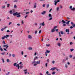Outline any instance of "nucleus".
Returning a JSON list of instances; mask_svg holds the SVG:
<instances>
[{"mask_svg": "<svg viewBox=\"0 0 75 75\" xmlns=\"http://www.w3.org/2000/svg\"><path fill=\"white\" fill-rule=\"evenodd\" d=\"M72 44H73V43H72V42H70V45H72Z\"/></svg>", "mask_w": 75, "mask_h": 75, "instance_id": "338daca9", "label": "nucleus"}, {"mask_svg": "<svg viewBox=\"0 0 75 75\" xmlns=\"http://www.w3.org/2000/svg\"><path fill=\"white\" fill-rule=\"evenodd\" d=\"M21 14V13H18L17 12H16V13H13V15L14 16H18V15H19V14Z\"/></svg>", "mask_w": 75, "mask_h": 75, "instance_id": "7ed1b4c3", "label": "nucleus"}, {"mask_svg": "<svg viewBox=\"0 0 75 75\" xmlns=\"http://www.w3.org/2000/svg\"><path fill=\"white\" fill-rule=\"evenodd\" d=\"M47 65H48V64L47 63H46L45 64L46 67H47Z\"/></svg>", "mask_w": 75, "mask_h": 75, "instance_id": "5fc2aeb1", "label": "nucleus"}, {"mask_svg": "<svg viewBox=\"0 0 75 75\" xmlns=\"http://www.w3.org/2000/svg\"><path fill=\"white\" fill-rule=\"evenodd\" d=\"M21 17V15L19 14L18 15H17V17Z\"/></svg>", "mask_w": 75, "mask_h": 75, "instance_id": "dca6fc26", "label": "nucleus"}, {"mask_svg": "<svg viewBox=\"0 0 75 75\" xmlns=\"http://www.w3.org/2000/svg\"><path fill=\"white\" fill-rule=\"evenodd\" d=\"M75 8H72L71 9V10H72V11H75Z\"/></svg>", "mask_w": 75, "mask_h": 75, "instance_id": "412c9836", "label": "nucleus"}, {"mask_svg": "<svg viewBox=\"0 0 75 75\" xmlns=\"http://www.w3.org/2000/svg\"><path fill=\"white\" fill-rule=\"evenodd\" d=\"M70 9H72V6H70L69 7Z\"/></svg>", "mask_w": 75, "mask_h": 75, "instance_id": "cd10ccee", "label": "nucleus"}, {"mask_svg": "<svg viewBox=\"0 0 75 75\" xmlns=\"http://www.w3.org/2000/svg\"><path fill=\"white\" fill-rule=\"evenodd\" d=\"M50 5H49V4H48L47 5V8H48V7H49V6Z\"/></svg>", "mask_w": 75, "mask_h": 75, "instance_id": "a19ab883", "label": "nucleus"}, {"mask_svg": "<svg viewBox=\"0 0 75 75\" xmlns=\"http://www.w3.org/2000/svg\"><path fill=\"white\" fill-rule=\"evenodd\" d=\"M46 45L47 47H49L50 45L46 44Z\"/></svg>", "mask_w": 75, "mask_h": 75, "instance_id": "e433bc0d", "label": "nucleus"}, {"mask_svg": "<svg viewBox=\"0 0 75 75\" xmlns=\"http://www.w3.org/2000/svg\"><path fill=\"white\" fill-rule=\"evenodd\" d=\"M42 7H45V4H43L42 5Z\"/></svg>", "mask_w": 75, "mask_h": 75, "instance_id": "2f4dec72", "label": "nucleus"}, {"mask_svg": "<svg viewBox=\"0 0 75 75\" xmlns=\"http://www.w3.org/2000/svg\"><path fill=\"white\" fill-rule=\"evenodd\" d=\"M11 24H12V22H9V23L8 25H11Z\"/></svg>", "mask_w": 75, "mask_h": 75, "instance_id": "de8ad7c7", "label": "nucleus"}, {"mask_svg": "<svg viewBox=\"0 0 75 75\" xmlns=\"http://www.w3.org/2000/svg\"><path fill=\"white\" fill-rule=\"evenodd\" d=\"M65 67L66 68H68V65H67V64L65 65Z\"/></svg>", "mask_w": 75, "mask_h": 75, "instance_id": "473e14b6", "label": "nucleus"}, {"mask_svg": "<svg viewBox=\"0 0 75 75\" xmlns=\"http://www.w3.org/2000/svg\"><path fill=\"white\" fill-rule=\"evenodd\" d=\"M70 28H71V29H72V28H73L74 27L73 26H71L70 27Z\"/></svg>", "mask_w": 75, "mask_h": 75, "instance_id": "864d4df0", "label": "nucleus"}, {"mask_svg": "<svg viewBox=\"0 0 75 75\" xmlns=\"http://www.w3.org/2000/svg\"><path fill=\"white\" fill-rule=\"evenodd\" d=\"M40 61H41L40 60L38 61L37 62H36L35 63H36L37 64H40Z\"/></svg>", "mask_w": 75, "mask_h": 75, "instance_id": "0eeeda50", "label": "nucleus"}, {"mask_svg": "<svg viewBox=\"0 0 75 75\" xmlns=\"http://www.w3.org/2000/svg\"><path fill=\"white\" fill-rule=\"evenodd\" d=\"M54 31H55V30H54V29H53L51 30V32H52V33H53V32H54Z\"/></svg>", "mask_w": 75, "mask_h": 75, "instance_id": "a211bd4d", "label": "nucleus"}, {"mask_svg": "<svg viewBox=\"0 0 75 75\" xmlns=\"http://www.w3.org/2000/svg\"><path fill=\"white\" fill-rule=\"evenodd\" d=\"M29 13H30V12H26L25 13V14H29Z\"/></svg>", "mask_w": 75, "mask_h": 75, "instance_id": "603ef678", "label": "nucleus"}, {"mask_svg": "<svg viewBox=\"0 0 75 75\" xmlns=\"http://www.w3.org/2000/svg\"><path fill=\"white\" fill-rule=\"evenodd\" d=\"M14 8H17V6L16 5H14Z\"/></svg>", "mask_w": 75, "mask_h": 75, "instance_id": "ea45409f", "label": "nucleus"}, {"mask_svg": "<svg viewBox=\"0 0 75 75\" xmlns=\"http://www.w3.org/2000/svg\"><path fill=\"white\" fill-rule=\"evenodd\" d=\"M12 56L13 57H15V54H12Z\"/></svg>", "mask_w": 75, "mask_h": 75, "instance_id": "3c124183", "label": "nucleus"}, {"mask_svg": "<svg viewBox=\"0 0 75 75\" xmlns=\"http://www.w3.org/2000/svg\"><path fill=\"white\" fill-rule=\"evenodd\" d=\"M59 36L60 37H61V34L60 33V32H59Z\"/></svg>", "mask_w": 75, "mask_h": 75, "instance_id": "72a5a7b5", "label": "nucleus"}, {"mask_svg": "<svg viewBox=\"0 0 75 75\" xmlns=\"http://www.w3.org/2000/svg\"><path fill=\"white\" fill-rule=\"evenodd\" d=\"M71 25H72V26L74 28H75V24H74V23H73V22H71Z\"/></svg>", "mask_w": 75, "mask_h": 75, "instance_id": "423d86ee", "label": "nucleus"}, {"mask_svg": "<svg viewBox=\"0 0 75 75\" xmlns=\"http://www.w3.org/2000/svg\"><path fill=\"white\" fill-rule=\"evenodd\" d=\"M57 28V26H55L54 28V29H55Z\"/></svg>", "mask_w": 75, "mask_h": 75, "instance_id": "13d9d810", "label": "nucleus"}, {"mask_svg": "<svg viewBox=\"0 0 75 75\" xmlns=\"http://www.w3.org/2000/svg\"><path fill=\"white\" fill-rule=\"evenodd\" d=\"M16 67H18V69H20H20H22L23 68V64H21V65L20 66L19 65V64H18L16 66Z\"/></svg>", "mask_w": 75, "mask_h": 75, "instance_id": "f257e3e1", "label": "nucleus"}, {"mask_svg": "<svg viewBox=\"0 0 75 75\" xmlns=\"http://www.w3.org/2000/svg\"><path fill=\"white\" fill-rule=\"evenodd\" d=\"M21 23H22V24H24V22H23V21L22 20L21 21Z\"/></svg>", "mask_w": 75, "mask_h": 75, "instance_id": "4d7b16f0", "label": "nucleus"}, {"mask_svg": "<svg viewBox=\"0 0 75 75\" xmlns=\"http://www.w3.org/2000/svg\"><path fill=\"white\" fill-rule=\"evenodd\" d=\"M5 53H6V52H4L2 53L1 54H2L3 55H4L5 54Z\"/></svg>", "mask_w": 75, "mask_h": 75, "instance_id": "c85d7f7f", "label": "nucleus"}, {"mask_svg": "<svg viewBox=\"0 0 75 75\" xmlns=\"http://www.w3.org/2000/svg\"><path fill=\"white\" fill-rule=\"evenodd\" d=\"M58 46L60 47V46H61V44L60 43H58Z\"/></svg>", "mask_w": 75, "mask_h": 75, "instance_id": "c756f323", "label": "nucleus"}, {"mask_svg": "<svg viewBox=\"0 0 75 75\" xmlns=\"http://www.w3.org/2000/svg\"><path fill=\"white\" fill-rule=\"evenodd\" d=\"M4 30V28H2L1 29V31H3V30Z\"/></svg>", "mask_w": 75, "mask_h": 75, "instance_id": "0e129e2a", "label": "nucleus"}, {"mask_svg": "<svg viewBox=\"0 0 75 75\" xmlns=\"http://www.w3.org/2000/svg\"><path fill=\"white\" fill-rule=\"evenodd\" d=\"M6 61L7 62H10V60H9V59H7L6 60Z\"/></svg>", "mask_w": 75, "mask_h": 75, "instance_id": "f3484780", "label": "nucleus"}, {"mask_svg": "<svg viewBox=\"0 0 75 75\" xmlns=\"http://www.w3.org/2000/svg\"><path fill=\"white\" fill-rule=\"evenodd\" d=\"M34 6L35 8H36L37 7V5H34Z\"/></svg>", "mask_w": 75, "mask_h": 75, "instance_id": "f704fd0d", "label": "nucleus"}, {"mask_svg": "<svg viewBox=\"0 0 75 75\" xmlns=\"http://www.w3.org/2000/svg\"><path fill=\"white\" fill-rule=\"evenodd\" d=\"M63 25L64 27H65V26H66V24H64Z\"/></svg>", "mask_w": 75, "mask_h": 75, "instance_id": "774afa93", "label": "nucleus"}, {"mask_svg": "<svg viewBox=\"0 0 75 75\" xmlns=\"http://www.w3.org/2000/svg\"><path fill=\"white\" fill-rule=\"evenodd\" d=\"M14 2H17V0H14Z\"/></svg>", "mask_w": 75, "mask_h": 75, "instance_id": "09e8293b", "label": "nucleus"}, {"mask_svg": "<svg viewBox=\"0 0 75 75\" xmlns=\"http://www.w3.org/2000/svg\"><path fill=\"white\" fill-rule=\"evenodd\" d=\"M10 6V4H7V7H8Z\"/></svg>", "mask_w": 75, "mask_h": 75, "instance_id": "58836bf2", "label": "nucleus"}, {"mask_svg": "<svg viewBox=\"0 0 75 75\" xmlns=\"http://www.w3.org/2000/svg\"><path fill=\"white\" fill-rule=\"evenodd\" d=\"M62 62L63 63H64L65 62V60L64 59L62 61Z\"/></svg>", "mask_w": 75, "mask_h": 75, "instance_id": "c03bdc74", "label": "nucleus"}, {"mask_svg": "<svg viewBox=\"0 0 75 75\" xmlns=\"http://www.w3.org/2000/svg\"><path fill=\"white\" fill-rule=\"evenodd\" d=\"M66 32H68V31L69 32V29H66Z\"/></svg>", "mask_w": 75, "mask_h": 75, "instance_id": "6ab92c4d", "label": "nucleus"}, {"mask_svg": "<svg viewBox=\"0 0 75 75\" xmlns=\"http://www.w3.org/2000/svg\"><path fill=\"white\" fill-rule=\"evenodd\" d=\"M9 37V35H6V36H4L2 37V40H4V39H5V38H7V37Z\"/></svg>", "mask_w": 75, "mask_h": 75, "instance_id": "f03ea898", "label": "nucleus"}, {"mask_svg": "<svg viewBox=\"0 0 75 75\" xmlns=\"http://www.w3.org/2000/svg\"><path fill=\"white\" fill-rule=\"evenodd\" d=\"M1 60L3 61V63L4 62V59L3 58Z\"/></svg>", "mask_w": 75, "mask_h": 75, "instance_id": "bb28decb", "label": "nucleus"}, {"mask_svg": "<svg viewBox=\"0 0 75 75\" xmlns=\"http://www.w3.org/2000/svg\"><path fill=\"white\" fill-rule=\"evenodd\" d=\"M61 33L62 35H63V34H64V32L63 31H62L61 32Z\"/></svg>", "mask_w": 75, "mask_h": 75, "instance_id": "4c0bfd02", "label": "nucleus"}, {"mask_svg": "<svg viewBox=\"0 0 75 75\" xmlns=\"http://www.w3.org/2000/svg\"><path fill=\"white\" fill-rule=\"evenodd\" d=\"M52 64H54L55 63V61L54 60L52 62Z\"/></svg>", "mask_w": 75, "mask_h": 75, "instance_id": "a18cd8bd", "label": "nucleus"}, {"mask_svg": "<svg viewBox=\"0 0 75 75\" xmlns=\"http://www.w3.org/2000/svg\"><path fill=\"white\" fill-rule=\"evenodd\" d=\"M50 51L48 50H47L45 52V54L46 56H47L48 55V54L47 53H50Z\"/></svg>", "mask_w": 75, "mask_h": 75, "instance_id": "20e7f679", "label": "nucleus"}, {"mask_svg": "<svg viewBox=\"0 0 75 75\" xmlns=\"http://www.w3.org/2000/svg\"><path fill=\"white\" fill-rule=\"evenodd\" d=\"M52 20V17L50 18H49V21H50L51 20Z\"/></svg>", "mask_w": 75, "mask_h": 75, "instance_id": "b1692460", "label": "nucleus"}, {"mask_svg": "<svg viewBox=\"0 0 75 75\" xmlns=\"http://www.w3.org/2000/svg\"><path fill=\"white\" fill-rule=\"evenodd\" d=\"M7 45H3V47H7Z\"/></svg>", "mask_w": 75, "mask_h": 75, "instance_id": "4be33fe9", "label": "nucleus"}, {"mask_svg": "<svg viewBox=\"0 0 75 75\" xmlns=\"http://www.w3.org/2000/svg\"><path fill=\"white\" fill-rule=\"evenodd\" d=\"M37 31H35V34H37Z\"/></svg>", "mask_w": 75, "mask_h": 75, "instance_id": "e2e57ef3", "label": "nucleus"}, {"mask_svg": "<svg viewBox=\"0 0 75 75\" xmlns=\"http://www.w3.org/2000/svg\"><path fill=\"white\" fill-rule=\"evenodd\" d=\"M32 49H33L31 47H29L28 48V49L29 50H32Z\"/></svg>", "mask_w": 75, "mask_h": 75, "instance_id": "393cba45", "label": "nucleus"}, {"mask_svg": "<svg viewBox=\"0 0 75 75\" xmlns=\"http://www.w3.org/2000/svg\"><path fill=\"white\" fill-rule=\"evenodd\" d=\"M0 50L1 51H3V49L1 48V46H0Z\"/></svg>", "mask_w": 75, "mask_h": 75, "instance_id": "2eb2a0df", "label": "nucleus"}, {"mask_svg": "<svg viewBox=\"0 0 75 75\" xmlns=\"http://www.w3.org/2000/svg\"><path fill=\"white\" fill-rule=\"evenodd\" d=\"M12 10V11L13 13H15V11L14 10Z\"/></svg>", "mask_w": 75, "mask_h": 75, "instance_id": "79ce46f5", "label": "nucleus"}, {"mask_svg": "<svg viewBox=\"0 0 75 75\" xmlns=\"http://www.w3.org/2000/svg\"><path fill=\"white\" fill-rule=\"evenodd\" d=\"M46 74H49V72H48V71H47L46 72Z\"/></svg>", "mask_w": 75, "mask_h": 75, "instance_id": "49530a36", "label": "nucleus"}, {"mask_svg": "<svg viewBox=\"0 0 75 75\" xmlns=\"http://www.w3.org/2000/svg\"><path fill=\"white\" fill-rule=\"evenodd\" d=\"M17 63H15L14 64H13V65L14 67H15V66H17Z\"/></svg>", "mask_w": 75, "mask_h": 75, "instance_id": "aec40b11", "label": "nucleus"}, {"mask_svg": "<svg viewBox=\"0 0 75 75\" xmlns=\"http://www.w3.org/2000/svg\"><path fill=\"white\" fill-rule=\"evenodd\" d=\"M23 54H24V52L23 51H22V52H21L22 55H23Z\"/></svg>", "mask_w": 75, "mask_h": 75, "instance_id": "69168bd1", "label": "nucleus"}, {"mask_svg": "<svg viewBox=\"0 0 75 75\" xmlns=\"http://www.w3.org/2000/svg\"><path fill=\"white\" fill-rule=\"evenodd\" d=\"M57 11H58V10H59V7L57 8Z\"/></svg>", "mask_w": 75, "mask_h": 75, "instance_id": "8fccbe9b", "label": "nucleus"}, {"mask_svg": "<svg viewBox=\"0 0 75 75\" xmlns=\"http://www.w3.org/2000/svg\"><path fill=\"white\" fill-rule=\"evenodd\" d=\"M62 24H64L65 23H66V22H65V21H64V20H62Z\"/></svg>", "mask_w": 75, "mask_h": 75, "instance_id": "ddd939ff", "label": "nucleus"}, {"mask_svg": "<svg viewBox=\"0 0 75 75\" xmlns=\"http://www.w3.org/2000/svg\"><path fill=\"white\" fill-rule=\"evenodd\" d=\"M49 17H51V14H49Z\"/></svg>", "mask_w": 75, "mask_h": 75, "instance_id": "c9c22d12", "label": "nucleus"}, {"mask_svg": "<svg viewBox=\"0 0 75 75\" xmlns=\"http://www.w3.org/2000/svg\"><path fill=\"white\" fill-rule=\"evenodd\" d=\"M54 5H55V6H57V4L58 3L57 2V0L54 1Z\"/></svg>", "mask_w": 75, "mask_h": 75, "instance_id": "1a4fd4ad", "label": "nucleus"}, {"mask_svg": "<svg viewBox=\"0 0 75 75\" xmlns=\"http://www.w3.org/2000/svg\"><path fill=\"white\" fill-rule=\"evenodd\" d=\"M9 13L11 14H13V11H12V10H11L10 12H9Z\"/></svg>", "mask_w": 75, "mask_h": 75, "instance_id": "4468645a", "label": "nucleus"}, {"mask_svg": "<svg viewBox=\"0 0 75 75\" xmlns=\"http://www.w3.org/2000/svg\"><path fill=\"white\" fill-rule=\"evenodd\" d=\"M37 58H38L37 57H35V59H34V61H35L36 59H37Z\"/></svg>", "mask_w": 75, "mask_h": 75, "instance_id": "5701e85b", "label": "nucleus"}, {"mask_svg": "<svg viewBox=\"0 0 75 75\" xmlns=\"http://www.w3.org/2000/svg\"><path fill=\"white\" fill-rule=\"evenodd\" d=\"M39 25H42V26H44L45 25V23L44 22H43L42 23H41L39 24Z\"/></svg>", "mask_w": 75, "mask_h": 75, "instance_id": "39448f33", "label": "nucleus"}, {"mask_svg": "<svg viewBox=\"0 0 75 75\" xmlns=\"http://www.w3.org/2000/svg\"><path fill=\"white\" fill-rule=\"evenodd\" d=\"M39 34H40V33H41V30H40L39 31Z\"/></svg>", "mask_w": 75, "mask_h": 75, "instance_id": "680f3d73", "label": "nucleus"}, {"mask_svg": "<svg viewBox=\"0 0 75 75\" xmlns=\"http://www.w3.org/2000/svg\"><path fill=\"white\" fill-rule=\"evenodd\" d=\"M2 8H5V6H2Z\"/></svg>", "mask_w": 75, "mask_h": 75, "instance_id": "7c9ffc66", "label": "nucleus"}, {"mask_svg": "<svg viewBox=\"0 0 75 75\" xmlns=\"http://www.w3.org/2000/svg\"><path fill=\"white\" fill-rule=\"evenodd\" d=\"M56 68V67L52 68L50 69V70H51V71H54V70H55V69Z\"/></svg>", "mask_w": 75, "mask_h": 75, "instance_id": "6e6552de", "label": "nucleus"}, {"mask_svg": "<svg viewBox=\"0 0 75 75\" xmlns=\"http://www.w3.org/2000/svg\"><path fill=\"white\" fill-rule=\"evenodd\" d=\"M55 74V71H53L52 72V75H54Z\"/></svg>", "mask_w": 75, "mask_h": 75, "instance_id": "a878e982", "label": "nucleus"}, {"mask_svg": "<svg viewBox=\"0 0 75 75\" xmlns=\"http://www.w3.org/2000/svg\"><path fill=\"white\" fill-rule=\"evenodd\" d=\"M37 64H34V66H37Z\"/></svg>", "mask_w": 75, "mask_h": 75, "instance_id": "37998d69", "label": "nucleus"}, {"mask_svg": "<svg viewBox=\"0 0 75 75\" xmlns=\"http://www.w3.org/2000/svg\"><path fill=\"white\" fill-rule=\"evenodd\" d=\"M46 13V11H43L41 13L43 15H44Z\"/></svg>", "mask_w": 75, "mask_h": 75, "instance_id": "9b49d317", "label": "nucleus"}, {"mask_svg": "<svg viewBox=\"0 0 75 75\" xmlns=\"http://www.w3.org/2000/svg\"><path fill=\"white\" fill-rule=\"evenodd\" d=\"M3 43L4 44H6V42H5V41L4 40L3 41Z\"/></svg>", "mask_w": 75, "mask_h": 75, "instance_id": "052dcab7", "label": "nucleus"}, {"mask_svg": "<svg viewBox=\"0 0 75 75\" xmlns=\"http://www.w3.org/2000/svg\"><path fill=\"white\" fill-rule=\"evenodd\" d=\"M71 51L72 52L73 50H74V49H70Z\"/></svg>", "mask_w": 75, "mask_h": 75, "instance_id": "bf43d9fd", "label": "nucleus"}, {"mask_svg": "<svg viewBox=\"0 0 75 75\" xmlns=\"http://www.w3.org/2000/svg\"><path fill=\"white\" fill-rule=\"evenodd\" d=\"M28 38L30 39H31L32 38V36L30 35H28Z\"/></svg>", "mask_w": 75, "mask_h": 75, "instance_id": "9d476101", "label": "nucleus"}, {"mask_svg": "<svg viewBox=\"0 0 75 75\" xmlns=\"http://www.w3.org/2000/svg\"><path fill=\"white\" fill-rule=\"evenodd\" d=\"M70 21H69L66 22V23L67 24V25H69V22H70Z\"/></svg>", "mask_w": 75, "mask_h": 75, "instance_id": "f8f14e48", "label": "nucleus"}, {"mask_svg": "<svg viewBox=\"0 0 75 75\" xmlns=\"http://www.w3.org/2000/svg\"><path fill=\"white\" fill-rule=\"evenodd\" d=\"M17 25L18 26H20V23H18L17 24Z\"/></svg>", "mask_w": 75, "mask_h": 75, "instance_id": "6e6d98bb", "label": "nucleus"}]
</instances>
